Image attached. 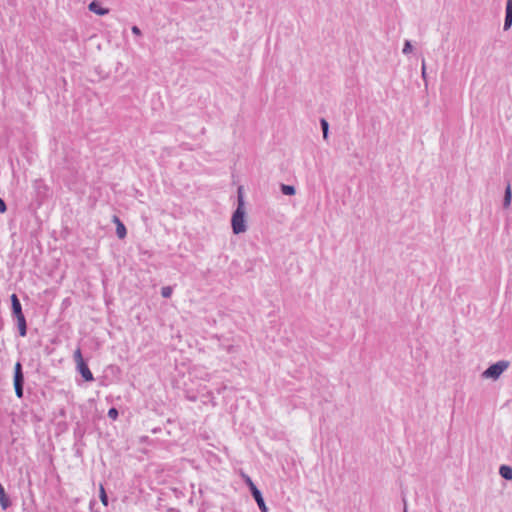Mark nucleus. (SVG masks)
Returning a JSON list of instances; mask_svg holds the SVG:
<instances>
[{
  "label": "nucleus",
  "mask_w": 512,
  "mask_h": 512,
  "mask_svg": "<svg viewBox=\"0 0 512 512\" xmlns=\"http://www.w3.org/2000/svg\"><path fill=\"white\" fill-rule=\"evenodd\" d=\"M231 227L234 234H241L247 230L244 190L242 186L237 189V208L231 217Z\"/></svg>",
  "instance_id": "f257e3e1"
},
{
  "label": "nucleus",
  "mask_w": 512,
  "mask_h": 512,
  "mask_svg": "<svg viewBox=\"0 0 512 512\" xmlns=\"http://www.w3.org/2000/svg\"><path fill=\"white\" fill-rule=\"evenodd\" d=\"M509 367V362L505 360L498 361L490 365L483 373L485 379H498L500 375Z\"/></svg>",
  "instance_id": "f03ea898"
},
{
  "label": "nucleus",
  "mask_w": 512,
  "mask_h": 512,
  "mask_svg": "<svg viewBox=\"0 0 512 512\" xmlns=\"http://www.w3.org/2000/svg\"><path fill=\"white\" fill-rule=\"evenodd\" d=\"M246 483L247 485L249 486L250 488V491H251V494L254 498V500L256 501L259 509L262 511V512H267L268 511V508L265 504V501L263 499V496H262V493L261 491L256 487V485L253 483V481L251 480L250 477H246Z\"/></svg>",
  "instance_id": "7ed1b4c3"
},
{
  "label": "nucleus",
  "mask_w": 512,
  "mask_h": 512,
  "mask_svg": "<svg viewBox=\"0 0 512 512\" xmlns=\"http://www.w3.org/2000/svg\"><path fill=\"white\" fill-rule=\"evenodd\" d=\"M11 302H12L13 314L15 315L16 319H18L19 317H25L22 312V307H21L20 301L16 294L11 295Z\"/></svg>",
  "instance_id": "20e7f679"
},
{
  "label": "nucleus",
  "mask_w": 512,
  "mask_h": 512,
  "mask_svg": "<svg viewBox=\"0 0 512 512\" xmlns=\"http://www.w3.org/2000/svg\"><path fill=\"white\" fill-rule=\"evenodd\" d=\"M77 369L85 381H93V374L85 362L78 364Z\"/></svg>",
  "instance_id": "39448f33"
},
{
  "label": "nucleus",
  "mask_w": 512,
  "mask_h": 512,
  "mask_svg": "<svg viewBox=\"0 0 512 512\" xmlns=\"http://www.w3.org/2000/svg\"><path fill=\"white\" fill-rule=\"evenodd\" d=\"M512 25V0L506 2V15L504 21V30L507 31Z\"/></svg>",
  "instance_id": "423d86ee"
},
{
  "label": "nucleus",
  "mask_w": 512,
  "mask_h": 512,
  "mask_svg": "<svg viewBox=\"0 0 512 512\" xmlns=\"http://www.w3.org/2000/svg\"><path fill=\"white\" fill-rule=\"evenodd\" d=\"M24 377L22 373V366L19 362L14 367V385H23Z\"/></svg>",
  "instance_id": "0eeeda50"
},
{
  "label": "nucleus",
  "mask_w": 512,
  "mask_h": 512,
  "mask_svg": "<svg viewBox=\"0 0 512 512\" xmlns=\"http://www.w3.org/2000/svg\"><path fill=\"white\" fill-rule=\"evenodd\" d=\"M11 502L8 498V496L5 493V490L2 485H0V506L3 510H6L8 507H10Z\"/></svg>",
  "instance_id": "6e6552de"
},
{
  "label": "nucleus",
  "mask_w": 512,
  "mask_h": 512,
  "mask_svg": "<svg viewBox=\"0 0 512 512\" xmlns=\"http://www.w3.org/2000/svg\"><path fill=\"white\" fill-rule=\"evenodd\" d=\"M114 222L116 223V233H117V236L120 239L125 238V236H126V228H125L124 224L119 220L118 217H114Z\"/></svg>",
  "instance_id": "1a4fd4ad"
},
{
  "label": "nucleus",
  "mask_w": 512,
  "mask_h": 512,
  "mask_svg": "<svg viewBox=\"0 0 512 512\" xmlns=\"http://www.w3.org/2000/svg\"><path fill=\"white\" fill-rule=\"evenodd\" d=\"M499 474L505 480H512V467L508 465H501L499 468Z\"/></svg>",
  "instance_id": "9d476101"
},
{
  "label": "nucleus",
  "mask_w": 512,
  "mask_h": 512,
  "mask_svg": "<svg viewBox=\"0 0 512 512\" xmlns=\"http://www.w3.org/2000/svg\"><path fill=\"white\" fill-rule=\"evenodd\" d=\"M89 10L98 15H105L108 13V9L102 8L96 1H93L89 4Z\"/></svg>",
  "instance_id": "9b49d317"
},
{
  "label": "nucleus",
  "mask_w": 512,
  "mask_h": 512,
  "mask_svg": "<svg viewBox=\"0 0 512 512\" xmlns=\"http://www.w3.org/2000/svg\"><path fill=\"white\" fill-rule=\"evenodd\" d=\"M280 190L284 195H287V196H293L296 193L295 187L292 185H287V184H281Z\"/></svg>",
  "instance_id": "f8f14e48"
},
{
  "label": "nucleus",
  "mask_w": 512,
  "mask_h": 512,
  "mask_svg": "<svg viewBox=\"0 0 512 512\" xmlns=\"http://www.w3.org/2000/svg\"><path fill=\"white\" fill-rule=\"evenodd\" d=\"M17 323H18L19 333L22 337H24L26 335V331H27L25 317H19L17 319Z\"/></svg>",
  "instance_id": "ddd939ff"
},
{
  "label": "nucleus",
  "mask_w": 512,
  "mask_h": 512,
  "mask_svg": "<svg viewBox=\"0 0 512 512\" xmlns=\"http://www.w3.org/2000/svg\"><path fill=\"white\" fill-rule=\"evenodd\" d=\"M320 126H321V129L323 132V139L327 140L328 134H329V123L327 122V120L325 118L320 119Z\"/></svg>",
  "instance_id": "4468645a"
},
{
  "label": "nucleus",
  "mask_w": 512,
  "mask_h": 512,
  "mask_svg": "<svg viewBox=\"0 0 512 512\" xmlns=\"http://www.w3.org/2000/svg\"><path fill=\"white\" fill-rule=\"evenodd\" d=\"M511 198H512L511 188H510V185L508 184L505 189V195H504V200H503L504 207H508L510 205Z\"/></svg>",
  "instance_id": "2eb2a0df"
},
{
  "label": "nucleus",
  "mask_w": 512,
  "mask_h": 512,
  "mask_svg": "<svg viewBox=\"0 0 512 512\" xmlns=\"http://www.w3.org/2000/svg\"><path fill=\"white\" fill-rule=\"evenodd\" d=\"M99 492H100V500H101L102 504L104 506H107L108 505V497H107L106 491L102 484L100 485Z\"/></svg>",
  "instance_id": "dca6fc26"
},
{
  "label": "nucleus",
  "mask_w": 512,
  "mask_h": 512,
  "mask_svg": "<svg viewBox=\"0 0 512 512\" xmlns=\"http://www.w3.org/2000/svg\"><path fill=\"white\" fill-rule=\"evenodd\" d=\"M74 359H75L76 365L85 362L83 357H82V353H81L80 348H77L75 350V352H74Z\"/></svg>",
  "instance_id": "f3484780"
},
{
  "label": "nucleus",
  "mask_w": 512,
  "mask_h": 512,
  "mask_svg": "<svg viewBox=\"0 0 512 512\" xmlns=\"http://www.w3.org/2000/svg\"><path fill=\"white\" fill-rule=\"evenodd\" d=\"M412 50H413V47H412L411 42H410L409 40H406V41L404 42V47H403L402 52H403L404 54H409V53H411V52H412Z\"/></svg>",
  "instance_id": "a211bd4d"
},
{
  "label": "nucleus",
  "mask_w": 512,
  "mask_h": 512,
  "mask_svg": "<svg viewBox=\"0 0 512 512\" xmlns=\"http://www.w3.org/2000/svg\"><path fill=\"white\" fill-rule=\"evenodd\" d=\"M172 294V288L170 286H165L161 289V295L164 298H169Z\"/></svg>",
  "instance_id": "6ab92c4d"
},
{
  "label": "nucleus",
  "mask_w": 512,
  "mask_h": 512,
  "mask_svg": "<svg viewBox=\"0 0 512 512\" xmlns=\"http://www.w3.org/2000/svg\"><path fill=\"white\" fill-rule=\"evenodd\" d=\"M108 416H109L111 419L116 420V419H117V417H118V411H117V409H116V408H111V409H109V411H108Z\"/></svg>",
  "instance_id": "aec40b11"
},
{
  "label": "nucleus",
  "mask_w": 512,
  "mask_h": 512,
  "mask_svg": "<svg viewBox=\"0 0 512 512\" xmlns=\"http://www.w3.org/2000/svg\"><path fill=\"white\" fill-rule=\"evenodd\" d=\"M15 393L18 398H21L23 396V385H14Z\"/></svg>",
  "instance_id": "412c9836"
},
{
  "label": "nucleus",
  "mask_w": 512,
  "mask_h": 512,
  "mask_svg": "<svg viewBox=\"0 0 512 512\" xmlns=\"http://www.w3.org/2000/svg\"><path fill=\"white\" fill-rule=\"evenodd\" d=\"M421 74H422L423 79L425 80L426 79V63H425L424 59H422Z\"/></svg>",
  "instance_id": "4be33fe9"
},
{
  "label": "nucleus",
  "mask_w": 512,
  "mask_h": 512,
  "mask_svg": "<svg viewBox=\"0 0 512 512\" xmlns=\"http://www.w3.org/2000/svg\"><path fill=\"white\" fill-rule=\"evenodd\" d=\"M7 210L5 202L0 198V213H5Z\"/></svg>",
  "instance_id": "5701e85b"
},
{
  "label": "nucleus",
  "mask_w": 512,
  "mask_h": 512,
  "mask_svg": "<svg viewBox=\"0 0 512 512\" xmlns=\"http://www.w3.org/2000/svg\"><path fill=\"white\" fill-rule=\"evenodd\" d=\"M132 32L135 34V35H140V29L137 27V26H133L132 27Z\"/></svg>",
  "instance_id": "b1692460"
}]
</instances>
